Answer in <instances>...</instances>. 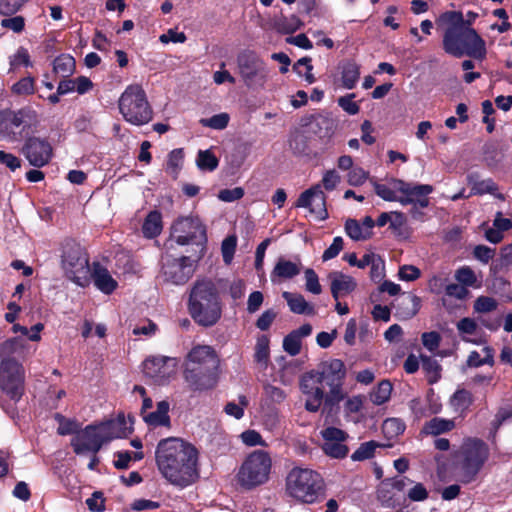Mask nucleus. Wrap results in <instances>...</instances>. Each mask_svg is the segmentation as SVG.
<instances>
[{"mask_svg":"<svg viewBox=\"0 0 512 512\" xmlns=\"http://www.w3.org/2000/svg\"><path fill=\"white\" fill-rule=\"evenodd\" d=\"M198 450L179 438L162 439L155 451L161 475L172 485L185 488L199 477Z\"/></svg>","mask_w":512,"mask_h":512,"instance_id":"1","label":"nucleus"},{"mask_svg":"<svg viewBox=\"0 0 512 512\" xmlns=\"http://www.w3.org/2000/svg\"><path fill=\"white\" fill-rule=\"evenodd\" d=\"M437 24L445 27L443 34V50L455 57L468 56L477 60L486 57L485 41L471 27V20H465L461 11H446L440 14Z\"/></svg>","mask_w":512,"mask_h":512,"instance_id":"2","label":"nucleus"},{"mask_svg":"<svg viewBox=\"0 0 512 512\" xmlns=\"http://www.w3.org/2000/svg\"><path fill=\"white\" fill-rule=\"evenodd\" d=\"M220 359L208 345H197L184 361L183 379L189 391L201 393L212 390L219 380Z\"/></svg>","mask_w":512,"mask_h":512,"instance_id":"3","label":"nucleus"},{"mask_svg":"<svg viewBox=\"0 0 512 512\" xmlns=\"http://www.w3.org/2000/svg\"><path fill=\"white\" fill-rule=\"evenodd\" d=\"M187 308L199 326L209 328L216 325L222 317L223 303L215 282L208 278L196 280L190 289Z\"/></svg>","mask_w":512,"mask_h":512,"instance_id":"4","label":"nucleus"},{"mask_svg":"<svg viewBox=\"0 0 512 512\" xmlns=\"http://www.w3.org/2000/svg\"><path fill=\"white\" fill-rule=\"evenodd\" d=\"M286 494L301 504H316L326 497V484L315 470L294 467L285 480Z\"/></svg>","mask_w":512,"mask_h":512,"instance_id":"5","label":"nucleus"},{"mask_svg":"<svg viewBox=\"0 0 512 512\" xmlns=\"http://www.w3.org/2000/svg\"><path fill=\"white\" fill-rule=\"evenodd\" d=\"M60 257L64 276L82 288L89 286L90 265L86 249L75 240L68 239L62 244Z\"/></svg>","mask_w":512,"mask_h":512,"instance_id":"6","label":"nucleus"},{"mask_svg":"<svg viewBox=\"0 0 512 512\" xmlns=\"http://www.w3.org/2000/svg\"><path fill=\"white\" fill-rule=\"evenodd\" d=\"M38 125V114L30 106L0 114V136L11 141L25 140L36 132Z\"/></svg>","mask_w":512,"mask_h":512,"instance_id":"7","label":"nucleus"},{"mask_svg":"<svg viewBox=\"0 0 512 512\" xmlns=\"http://www.w3.org/2000/svg\"><path fill=\"white\" fill-rule=\"evenodd\" d=\"M118 107L124 120L136 126L145 125L153 118V109L139 84L126 87L119 98Z\"/></svg>","mask_w":512,"mask_h":512,"instance_id":"8","label":"nucleus"},{"mask_svg":"<svg viewBox=\"0 0 512 512\" xmlns=\"http://www.w3.org/2000/svg\"><path fill=\"white\" fill-rule=\"evenodd\" d=\"M272 459L267 451L255 450L243 461L236 474L238 485L244 490H252L269 480Z\"/></svg>","mask_w":512,"mask_h":512,"instance_id":"9","label":"nucleus"},{"mask_svg":"<svg viewBox=\"0 0 512 512\" xmlns=\"http://www.w3.org/2000/svg\"><path fill=\"white\" fill-rule=\"evenodd\" d=\"M489 457V448L481 439H473L466 443L461 450V459L458 462L460 481L471 483Z\"/></svg>","mask_w":512,"mask_h":512,"instance_id":"10","label":"nucleus"},{"mask_svg":"<svg viewBox=\"0 0 512 512\" xmlns=\"http://www.w3.org/2000/svg\"><path fill=\"white\" fill-rule=\"evenodd\" d=\"M237 67L240 77L247 87L263 85L267 79L266 63L254 50L245 49L238 53Z\"/></svg>","mask_w":512,"mask_h":512,"instance_id":"11","label":"nucleus"},{"mask_svg":"<svg viewBox=\"0 0 512 512\" xmlns=\"http://www.w3.org/2000/svg\"><path fill=\"white\" fill-rule=\"evenodd\" d=\"M0 389L15 403L24 394V370L14 358H3L0 363Z\"/></svg>","mask_w":512,"mask_h":512,"instance_id":"12","label":"nucleus"},{"mask_svg":"<svg viewBox=\"0 0 512 512\" xmlns=\"http://www.w3.org/2000/svg\"><path fill=\"white\" fill-rule=\"evenodd\" d=\"M171 236L182 246L207 242L206 227L198 216L177 218L171 226Z\"/></svg>","mask_w":512,"mask_h":512,"instance_id":"13","label":"nucleus"},{"mask_svg":"<svg viewBox=\"0 0 512 512\" xmlns=\"http://www.w3.org/2000/svg\"><path fill=\"white\" fill-rule=\"evenodd\" d=\"M390 184L403 195L398 197L401 205H419L420 208L428 207L430 201L427 197L433 192V186L429 184H412L402 179L392 178Z\"/></svg>","mask_w":512,"mask_h":512,"instance_id":"14","label":"nucleus"},{"mask_svg":"<svg viewBox=\"0 0 512 512\" xmlns=\"http://www.w3.org/2000/svg\"><path fill=\"white\" fill-rule=\"evenodd\" d=\"M321 377L317 370L305 372L299 382L301 392L305 395V409L309 412H317L324 399V390Z\"/></svg>","mask_w":512,"mask_h":512,"instance_id":"15","label":"nucleus"},{"mask_svg":"<svg viewBox=\"0 0 512 512\" xmlns=\"http://www.w3.org/2000/svg\"><path fill=\"white\" fill-rule=\"evenodd\" d=\"M21 153L31 166L41 168L50 162L53 148L48 139L31 135L25 139Z\"/></svg>","mask_w":512,"mask_h":512,"instance_id":"16","label":"nucleus"},{"mask_svg":"<svg viewBox=\"0 0 512 512\" xmlns=\"http://www.w3.org/2000/svg\"><path fill=\"white\" fill-rule=\"evenodd\" d=\"M142 367L146 377L158 385H164L175 374L176 362L171 357L151 356L143 362Z\"/></svg>","mask_w":512,"mask_h":512,"instance_id":"17","label":"nucleus"},{"mask_svg":"<svg viewBox=\"0 0 512 512\" xmlns=\"http://www.w3.org/2000/svg\"><path fill=\"white\" fill-rule=\"evenodd\" d=\"M100 425H88L77 436L71 440V446L76 454H83L85 452H92L97 454L102 448L103 444L107 442L104 433H101Z\"/></svg>","mask_w":512,"mask_h":512,"instance_id":"18","label":"nucleus"},{"mask_svg":"<svg viewBox=\"0 0 512 512\" xmlns=\"http://www.w3.org/2000/svg\"><path fill=\"white\" fill-rule=\"evenodd\" d=\"M193 273V261L188 256L168 259L162 266L164 280L175 285L185 284Z\"/></svg>","mask_w":512,"mask_h":512,"instance_id":"19","label":"nucleus"},{"mask_svg":"<svg viewBox=\"0 0 512 512\" xmlns=\"http://www.w3.org/2000/svg\"><path fill=\"white\" fill-rule=\"evenodd\" d=\"M296 207L308 208L311 214H315L320 221L328 218L326 208V195L319 184L302 192L295 202Z\"/></svg>","mask_w":512,"mask_h":512,"instance_id":"20","label":"nucleus"},{"mask_svg":"<svg viewBox=\"0 0 512 512\" xmlns=\"http://www.w3.org/2000/svg\"><path fill=\"white\" fill-rule=\"evenodd\" d=\"M324 439L322 449L324 453L332 458H345L349 452L348 447L343 444L348 435L343 430L336 427H327L321 431Z\"/></svg>","mask_w":512,"mask_h":512,"instance_id":"21","label":"nucleus"},{"mask_svg":"<svg viewBox=\"0 0 512 512\" xmlns=\"http://www.w3.org/2000/svg\"><path fill=\"white\" fill-rule=\"evenodd\" d=\"M321 382L327 386L343 385L346 377V367L340 359H330L321 362L318 366Z\"/></svg>","mask_w":512,"mask_h":512,"instance_id":"22","label":"nucleus"},{"mask_svg":"<svg viewBox=\"0 0 512 512\" xmlns=\"http://www.w3.org/2000/svg\"><path fill=\"white\" fill-rule=\"evenodd\" d=\"M303 126H310V131L321 139L330 138L336 128L337 121L329 114L310 115L302 119Z\"/></svg>","mask_w":512,"mask_h":512,"instance_id":"23","label":"nucleus"},{"mask_svg":"<svg viewBox=\"0 0 512 512\" xmlns=\"http://www.w3.org/2000/svg\"><path fill=\"white\" fill-rule=\"evenodd\" d=\"M93 279L94 285L104 294L113 293L118 283L110 275L107 268L103 267L99 262L93 263V271L90 270V281Z\"/></svg>","mask_w":512,"mask_h":512,"instance_id":"24","label":"nucleus"},{"mask_svg":"<svg viewBox=\"0 0 512 512\" xmlns=\"http://www.w3.org/2000/svg\"><path fill=\"white\" fill-rule=\"evenodd\" d=\"M421 308V298L410 292L403 293L395 306V316L400 320L413 318Z\"/></svg>","mask_w":512,"mask_h":512,"instance_id":"25","label":"nucleus"},{"mask_svg":"<svg viewBox=\"0 0 512 512\" xmlns=\"http://www.w3.org/2000/svg\"><path fill=\"white\" fill-rule=\"evenodd\" d=\"M329 277L331 279V294L336 301L341 296L348 295L353 292L357 286L353 277L342 272H332Z\"/></svg>","mask_w":512,"mask_h":512,"instance_id":"26","label":"nucleus"},{"mask_svg":"<svg viewBox=\"0 0 512 512\" xmlns=\"http://www.w3.org/2000/svg\"><path fill=\"white\" fill-rule=\"evenodd\" d=\"M100 427L108 441L127 437L132 432V428L127 426V421L123 413L118 414L115 419L102 423Z\"/></svg>","mask_w":512,"mask_h":512,"instance_id":"27","label":"nucleus"},{"mask_svg":"<svg viewBox=\"0 0 512 512\" xmlns=\"http://www.w3.org/2000/svg\"><path fill=\"white\" fill-rule=\"evenodd\" d=\"M300 265L280 257L271 271L270 278L273 283L280 280L292 279L300 273Z\"/></svg>","mask_w":512,"mask_h":512,"instance_id":"28","label":"nucleus"},{"mask_svg":"<svg viewBox=\"0 0 512 512\" xmlns=\"http://www.w3.org/2000/svg\"><path fill=\"white\" fill-rule=\"evenodd\" d=\"M456 427L454 419H446L442 417H433L426 421L421 428L422 435L439 436L452 431Z\"/></svg>","mask_w":512,"mask_h":512,"instance_id":"29","label":"nucleus"},{"mask_svg":"<svg viewBox=\"0 0 512 512\" xmlns=\"http://www.w3.org/2000/svg\"><path fill=\"white\" fill-rule=\"evenodd\" d=\"M282 296L287 301L291 312L308 316L316 314L314 306L307 302L303 295L285 291Z\"/></svg>","mask_w":512,"mask_h":512,"instance_id":"30","label":"nucleus"},{"mask_svg":"<svg viewBox=\"0 0 512 512\" xmlns=\"http://www.w3.org/2000/svg\"><path fill=\"white\" fill-rule=\"evenodd\" d=\"M169 402L166 400H162L157 403L156 411L149 412L143 416V420L149 425L153 427L159 426H170V416L169 412Z\"/></svg>","mask_w":512,"mask_h":512,"instance_id":"31","label":"nucleus"},{"mask_svg":"<svg viewBox=\"0 0 512 512\" xmlns=\"http://www.w3.org/2000/svg\"><path fill=\"white\" fill-rule=\"evenodd\" d=\"M52 66L55 75L61 78H68L76 71V60L72 55L63 53L53 60Z\"/></svg>","mask_w":512,"mask_h":512,"instance_id":"32","label":"nucleus"},{"mask_svg":"<svg viewBox=\"0 0 512 512\" xmlns=\"http://www.w3.org/2000/svg\"><path fill=\"white\" fill-rule=\"evenodd\" d=\"M162 214L158 210L150 211L144 219L142 232L146 238L152 239L162 231Z\"/></svg>","mask_w":512,"mask_h":512,"instance_id":"33","label":"nucleus"},{"mask_svg":"<svg viewBox=\"0 0 512 512\" xmlns=\"http://www.w3.org/2000/svg\"><path fill=\"white\" fill-rule=\"evenodd\" d=\"M449 402L455 412L464 415L473 404L474 398L470 391L462 388L453 393Z\"/></svg>","mask_w":512,"mask_h":512,"instance_id":"34","label":"nucleus"},{"mask_svg":"<svg viewBox=\"0 0 512 512\" xmlns=\"http://www.w3.org/2000/svg\"><path fill=\"white\" fill-rule=\"evenodd\" d=\"M422 370L426 375L428 384L433 385L441 379L442 367L432 356L420 355Z\"/></svg>","mask_w":512,"mask_h":512,"instance_id":"35","label":"nucleus"},{"mask_svg":"<svg viewBox=\"0 0 512 512\" xmlns=\"http://www.w3.org/2000/svg\"><path fill=\"white\" fill-rule=\"evenodd\" d=\"M468 184L472 186L471 191L473 195H496L498 190V185L493 179L478 180L477 174L468 175Z\"/></svg>","mask_w":512,"mask_h":512,"instance_id":"36","label":"nucleus"},{"mask_svg":"<svg viewBox=\"0 0 512 512\" xmlns=\"http://www.w3.org/2000/svg\"><path fill=\"white\" fill-rule=\"evenodd\" d=\"M360 77V66L354 61H347L342 66L341 80L346 89H353Z\"/></svg>","mask_w":512,"mask_h":512,"instance_id":"37","label":"nucleus"},{"mask_svg":"<svg viewBox=\"0 0 512 512\" xmlns=\"http://www.w3.org/2000/svg\"><path fill=\"white\" fill-rule=\"evenodd\" d=\"M196 165L201 171L212 172L219 166V159L210 150H199L196 157Z\"/></svg>","mask_w":512,"mask_h":512,"instance_id":"38","label":"nucleus"},{"mask_svg":"<svg viewBox=\"0 0 512 512\" xmlns=\"http://www.w3.org/2000/svg\"><path fill=\"white\" fill-rule=\"evenodd\" d=\"M406 425L400 418H387L382 424V432L387 439H393L404 433Z\"/></svg>","mask_w":512,"mask_h":512,"instance_id":"39","label":"nucleus"},{"mask_svg":"<svg viewBox=\"0 0 512 512\" xmlns=\"http://www.w3.org/2000/svg\"><path fill=\"white\" fill-rule=\"evenodd\" d=\"M269 343V337L267 335H261L257 338L255 345L254 361L258 364H263L265 367L268 364L270 356Z\"/></svg>","mask_w":512,"mask_h":512,"instance_id":"40","label":"nucleus"},{"mask_svg":"<svg viewBox=\"0 0 512 512\" xmlns=\"http://www.w3.org/2000/svg\"><path fill=\"white\" fill-rule=\"evenodd\" d=\"M9 65V71H15L20 66L33 67L29 51L25 47L20 46L17 51L9 57Z\"/></svg>","mask_w":512,"mask_h":512,"instance_id":"41","label":"nucleus"},{"mask_svg":"<svg viewBox=\"0 0 512 512\" xmlns=\"http://www.w3.org/2000/svg\"><path fill=\"white\" fill-rule=\"evenodd\" d=\"M345 232L353 240H366L371 237V231H364L356 219L349 218L345 222Z\"/></svg>","mask_w":512,"mask_h":512,"instance_id":"42","label":"nucleus"},{"mask_svg":"<svg viewBox=\"0 0 512 512\" xmlns=\"http://www.w3.org/2000/svg\"><path fill=\"white\" fill-rule=\"evenodd\" d=\"M55 420L59 424L57 433L61 436L78 434L80 431V425L76 420L67 419L59 413L55 414Z\"/></svg>","mask_w":512,"mask_h":512,"instance_id":"43","label":"nucleus"},{"mask_svg":"<svg viewBox=\"0 0 512 512\" xmlns=\"http://www.w3.org/2000/svg\"><path fill=\"white\" fill-rule=\"evenodd\" d=\"M13 94L18 96H27L35 93V78L27 76L21 78L19 81L14 83L11 87Z\"/></svg>","mask_w":512,"mask_h":512,"instance_id":"44","label":"nucleus"},{"mask_svg":"<svg viewBox=\"0 0 512 512\" xmlns=\"http://www.w3.org/2000/svg\"><path fill=\"white\" fill-rule=\"evenodd\" d=\"M330 388L328 393H324V409L332 410L337 406L345 397L343 393V385L328 386Z\"/></svg>","mask_w":512,"mask_h":512,"instance_id":"45","label":"nucleus"},{"mask_svg":"<svg viewBox=\"0 0 512 512\" xmlns=\"http://www.w3.org/2000/svg\"><path fill=\"white\" fill-rule=\"evenodd\" d=\"M392 384L389 380H382L377 389L371 394L372 402L376 405H382L390 399Z\"/></svg>","mask_w":512,"mask_h":512,"instance_id":"46","label":"nucleus"},{"mask_svg":"<svg viewBox=\"0 0 512 512\" xmlns=\"http://www.w3.org/2000/svg\"><path fill=\"white\" fill-rule=\"evenodd\" d=\"M380 447V444L374 440L360 444L358 449L351 455L353 461H363L370 459L374 456L375 450Z\"/></svg>","mask_w":512,"mask_h":512,"instance_id":"47","label":"nucleus"},{"mask_svg":"<svg viewBox=\"0 0 512 512\" xmlns=\"http://www.w3.org/2000/svg\"><path fill=\"white\" fill-rule=\"evenodd\" d=\"M184 159V150L182 148L173 149L168 154L167 160V171L173 174V177L176 178L178 173L182 167Z\"/></svg>","mask_w":512,"mask_h":512,"instance_id":"48","label":"nucleus"},{"mask_svg":"<svg viewBox=\"0 0 512 512\" xmlns=\"http://www.w3.org/2000/svg\"><path fill=\"white\" fill-rule=\"evenodd\" d=\"M455 279L467 288L474 287L477 282L476 274L469 266H463L457 269Z\"/></svg>","mask_w":512,"mask_h":512,"instance_id":"49","label":"nucleus"},{"mask_svg":"<svg viewBox=\"0 0 512 512\" xmlns=\"http://www.w3.org/2000/svg\"><path fill=\"white\" fill-rule=\"evenodd\" d=\"M229 115L227 113L215 114L210 118H203L200 123L205 127H210L216 130H223L228 126Z\"/></svg>","mask_w":512,"mask_h":512,"instance_id":"50","label":"nucleus"},{"mask_svg":"<svg viewBox=\"0 0 512 512\" xmlns=\"http://www.w3.org/2000/svg\"><path fill=\"white\" fill-rule=\"evenodd\" d=\"M302 347L301 339L293 331L287 334L283 339V349L290 356H296L300 353Z\"/></svg>","mask_w":512,"mask_h":512,"instance_id":"51","label":"nucleus"},{"mask_svg":"<svg viewBox=\"0 0 512 512\" xmlns=\"http://www.w3.org/2000/svg\"><path fill=\"white\" fill-rule=\"evenodd\" d=\"M497 307H498V302L496 299H494L493 297L484 296V295L479 296L474 301V305H473L474 311L477 313H489V312L496 310Z\"/></svg>","mask_w":512,"mask_h":512,"instance_id":"52","label":"nucleus"},{"mask_svg":"<svg viewBox=\"0 0 512 512\" xmlns=\"http://www.w3.org/2000/svg\"><path fill=\"white\" fill-rule=\"evenodd\" d=\"M237 246V237L235 235L227 236L221 244V252L225 264H230Z\"/></svg>","mask_w":512,"mask_h":512,"instance_id":"53","label":"nucleus"},{"mask_svg":"<svg viewBox=\"0 0 512 512\" xmlns=\"http://www.w3.org/2000/svg\"><path fill=\"white\" fill-rule=\"evenodd\" d=\"M370 182L372 183L374 191L377 196L389 202L398 201V196L396 195L397 190H395L394 188L392 189L385 184H380L374 179H371Z\"/></svg>","mask_w":512,"mask_h":512,"instance_id":"54","label":"nucleus"},{"mask_svg":"<svg viewBox=\"0 0 512 512\" xmlns=\"http://www.w3.org/2000/svg\"><path fill=\"white\" fill-rule=\"evenodd\" d=\"M249 401L246 396H239V404L234 402H228L224 408V411L230 415L235 417L236 419H241L244 415V407H247Z\"/></svg>","mask_w":512,"mask_h":512,"instance_id":"55","label":"nucleus"},{"mask_svg":"<svg viewBox=\"0 0 512 512\" xmlns=\"http://www.w3.org/2000/svg\"><path fill=\"white\" fill-rule=\"evenodd\" d=\"M355 94H347L338 98V105L349 115H356L360 111V107L357 102L353 101Z\"/></svg>","mask_w":512,"mask_h":512,"instance_id":"56","label":"nucleus"},{"mask_svg":"<svg viewBox=\"0 0 512 512\" xmlns=\"http://www.w3.org/2000/svg\"><path fill=\"white\" fill-rule=\"evenodd\" d=\"M483 158L488 167H496L501 161V154L493 144L484 146Z\"/></svg>","mask_w":512,"mask_h":512,"instance_id":"57","label":"nucleus"},{"mask_svg":"<svg viewBox=\"0 0 512 512\" xmlns=\"http://www.w3.org/2000/svg\"><path fill=\"white\" fill-rule=\"evenodd\" d=\"M445 295L458 300H465L470 295L468 288L462 284L451 283L445 287Z\"/></svg>","mask_w":512,"mask_h":512,"instance_id":"58","label":"nucleus"},{"mask_svg":"<svg viewBox=\"0 0 512 512\" xmlns=\"http://www.w3.org/2000/svg\"><path fill=\"white\" fill-rule=\"evenodd\" d=\"M423 346L430 352H434L439 348L441 335L437 331L424 332L421 336Z\"/></svg>","mask_w":512,"mask_h":512,"instance_id":"59","label":"nucleus"},{"mask_svg":"<svg viewBox=\"0 0 512 512\" xmlns=\"http://www.w3.org/2000/svg\"><path fill=\"white\" fill-rule=\"evenodd\" d=\"M305 279H306V290L315 294V295H318L322 292V287L319 283V278H318V275L316 274V272L311 269V268H308L305 270Z\"/></svg>","mask_w":512,"mask_h":512,"instance_id":"60","label":"nucleus"},{"mask_svg":"<svg viewBox=\"0 0 512 512\" xmlns=\"http://www.w3.org/2000/svg\"><path fill=\"white\" fill-rule=\"evenodd\" d=\"M27 0H0V14L10 16L15 14Z\"/></svg>","mask_w":512,"mask_h":512,"instance_id":"61","label":"nucleus"},{"mask_svg":"<svg viewBox=\"0 0 512 512\" xmlns=\"http://www.w3.org/2000/svg\"><path fill=\"white\" fill-rule=\"evenodd\" d=\"M421 276V271L414 265H403L399 268L398 277L402 281H415Z\"/></svg>","mask_w":512,"mask_h":512,"instance_id":"62","label":"nucleus"},{"mask_svg":"<svg viewBox=\"0 0 512 512\" xmlns=\"http://www.w3.org/2000/svg\"><path fill=\"white\" fill-rule=\"evenodd\" d=\"M86 505L90 511L103 512L105 510V499L101 491L93 492L92 496L86 499Z\"/></svg>","mask_w":512,"mask_h":512,"instance_id":"63","label":"nucleus"},{"mask_svg":"<svg viewBox=\"0 0 512 512\" xmlns=\"http://www.w3.org/2000/svg\"><path fill=\"white\" fill-rule=\"evenodd\" d=\"M495 255V249L490 248L486 245H477L474 247L473 256L483 264H487L493 259Z\"/></svg>","mask_w":512,"mask_h":512,"instance_id":"64","label":"nucleus"}]
</instances>
